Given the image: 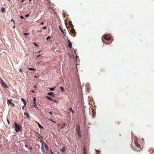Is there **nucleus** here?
Instances as JSON below:
<instances>
[{
  "instance_id": "1",
  "label": "nucleus",
  "mask_w": 154,
  "mask_h": 154,
  "mask_svg": "<svg viewBox=\"0 0 154 154\" xmlns=\"http://www.w3.org/2000/svg\"><path fill=\"white\" fill-rule=\"evenodd\" d=\"M76 130L78 137L79 138H80L81 137V134L80 127L79 125H77L76 127Z\"/></svg>"
},
{
  "instance_id": "2",
  "label": "nucleus",
  "mask_w": 154,
  "mask_h": 154,
  "mask_svg": "<svg viewBox=\"0 0 154 154\" xmlns=\"http://www.w3.org/2000/svg\"><path fill=\"white\" fill-rule=\"evenodd\" d=\"M14 126L15 131L16 132L19 131L21 129V126L18 125L16 123H15L14 124Z\"/></svg>"
},
{
  "instance_id": "3",
  "label": "nucleus",
  "mask_w": 154,
  "mask_h": 154,
  "mask_svg": "<svg viewBox=\"0 0 154 154\" xmlns=\"http://www.w3.org/2000/svg\"><path fill=\"white\" fill-rule=\"evenodd\" d=\"M0 83L2 86L4 88H5L6 89L8 88V87L7 86L5 83L1 79L0 80Z\"/></svg>"
},
{
  "instance_id": "4",
  "label": "nucleus",
  "mask_w": 154,
  "mask_h": 154,
  "mask_svg": "<svg viewBox=\"0 0 154 154\" xmlns=\"http://www.w3.org/2000/svg\"><path fill=\"white\" fill-rule=\"evenodd\" d=\"M7 103L8 105L12 106L14 107L15 106L14 104L11 102L9 99L7 100Z\"/></svg>"
},
{
  "instance_id": "5",
  "label": "nucleus",
  "mask_w": 154,
  "mask_h": 154,
  "mask_svg": "<svg viewBox=\"0 0 154 154\" xmlns=\"http://www.w3.org/2000/svg\"><path fill=\"white\" fill-rule=\"evenodd\" d=\"M104 38L107 40H109L110 38L107 35H105L104 37Z\"/></svg>"
},
{
  "instance_id": "6",
  "label": "nucleus",
  "mask_w": 154,
  "mask_h": 154,
  "mask_svg": "<svg viewBox=\"0 0 154 154\" xmlns=\"http://www.w3.org/2000/svg\"><path fill=\"white\" fill-rule=\"evenodd\" d=\"M21 100H22V101L23 102L24 105V106H23V107L22 109H23V108H24V106H26V100L25 99H24L22 98Z\"/></svg>"
},
{
  "instance_id": "7",
  "label": "nucleus",
  "mask_w": 154,
  "mask_h": 154,
  "mask_svg": "<svg viewBox=\"0 0 154 154\" xmlns=\"http://www.w3.org/2000/svg\"><path fill=\"white\" fill-rule=\"evenodd\" d=\"M48 94L49 95L52 96L53 97L54 96V94L52 92H49L48 93Z\"/></svg>"
},
{
  "instance_id": "8",
  "label": "nucleus",
  "mask_w": 154,
  "mask_h": 154,
  "mask_svg": "<svg viewBox=\"0 0 154 154\" xmlns=\"http://www.w3.org/2000/svg\"><path fill=\"white\" fill-rule=\"evenodd\" d=\"M36 122L37 123V124H38V126L40 128H43V126H42L38 122Z\"/></svg>"
},
{
  "instance_id": "9",
  "label": "nucleus",
  "mask_w": 154,
  "mask_h": 154,
  "mask_svg": "<svg viewBox=\"0 0 154 154\" xmlns=\"http://www.w3.org/2000/svg\"><path fill=\"white\" fill-rule=\"evenodd\" d=\"M68 42H69V44H68L69 47H70V48H72V45L71 42H70L69 41H68Z\"/></svg>"
},
{
  "instance_id": "10",
  "label": "nucleus",
  "mask_w": 154,
  "mask_h": 154,
  "mask_svg": "<svg viewBox=\"0 0 154 154\" xmlns=\"http://www.w3.org/2000/svg\"><path fill=\"white\" fill-rule=\"evenodd\" d=\"M44 146L45 148L47 150H48L49 149V147L48 146L46 145L45 143L44 145Z\"/></svg>"
},
{
  "instance_id": "11",
  "label": "nucleus",
  "mask_w": 154,
  "mask_h": 154,
  "mask_svg": "<svg viewBox=\"0 0 154 154\" xmlns=\"http://www.w3.org/2000/svg\"><path fill=\"white\" fill-rule=\"evenodd\" d=\"M65 148L64 147H63L61 149L60 152H64L65 151Z\"/></svg>"
},
{
  "instance_id": "12",
  "label": "nucleus",
  "mask_w": 154,
  "mask_h": 154,
  "mask_svg": "<svg viewBox=\"0 0 154 154\" xmlns=\"http://www.w3.org/2000/svg\"><path fill=\"white\" fill-rule=\"evenodd\" d=\"M24 114L25 116H26V117H27V118H29V114L28 113H26V112H24Z\"/></svg>"
},
{
  "instance_id": "13",
  "label": "nucleus",
  "mask_w": 154,
  "mask_h": 154,
  "mask_svg": "<svg viewBox=\"0 0 154 154\" xmlns=\"http://www.w3.org/2000/svg\"><path fill=\"white\" fill-rule=\"evenodd\" d=\"M59 27L61 32L63 33V34H64L63 29L60 26H59Z\"/></svg>"
},
{
  "instance_id": "14",
  "label": "nucleus",
  "mask_w": 154,
  "mask_h": 154,
  "mask_svg": "<svg viewBox=\"0 0 154 154\" xmlns=\"http://www.w3.org/2000/svg\"><path fill=\"white\" fill-rule=\"evenodd\" d=\"M49 100H53V99L51 98V97H48V96H47L46 97Z\"/></svg>"
},
{
  "instance_id": "15",
  "label": "nucleus",
  "mask_w": 154,
  "mask_h": 154,
  "mask_svg": "<svg viewBox=\"0 0 154 154\" xmlns=\"http://www.w3.org/2000/svg\"><path fill=\"white\" fill-rule=\"evenodd\" d=\"M28 69L30 70H33V71H35V69H34V68H28Z\"/></svg>"
},
{
  "instance_id": "16",
  "label": "nucleus",
  "mask_w": 154,
  "mask_h": 154,
  "mask_svg": "<svg viewBox=\"0 0 154 154\" xmlns=\"http://www.w3.org/2000/svg\"><path fill=\"white\" fill-rule=\"evenodd\" d=\"M49 89L52 91H53L55 90V88H49Z\"/></svg>"
},
{
  "instance_id": "17",
  "label": "nucleus",
  "mask_w": 154,
  "mask_h": 154,
  "mask_svg": "<svg viewBox=\"0 0 154 154\" xmlns=\"http://www.w3.org/2000/svg\"><path fill=\"white\" fill-rule=\"evenodd\" d=\"M136 146H137L138 148H141V147H140V145H139V144H136Z\"/></svg>"
},
{
  "instance_id": "18",
  "label": "nucleus",
  "mask_w": 154,
  "mask_h": 154,
  "mask_svg": "<svg viewBox=\"0 0 154 154\" xmlns=\"http://www.w3.org/2000/svg\"><path fill=\"white\" fill-rule=\"evenodd\" d=\"M1 11H2V12H4L5 11V9H4V8H2V10H1Z\"/></svg>"
},
{
  "instance_id": "19",
  "label": "nucleus",
  "mask_w": 154,
  "mask_h": 154,
  "mask_svg": "<svg viewBox=\"0 0 154 154\" xmlns=\"http://www.w3.org/2000/svg\"><path fill=\"white\" fill-rule=\"evenodd\" d=\"M51 38V37H50V36H48V37H47V38H46V40H48V39H50Z\"/></svg>"
},
{
  "instance_id": "20",
  "label": "nucleus",
  "mask_w": 154,
  "mask_h": 154,
  "mask_svg": "<svg viewBox=\"0 0 154 154\" xmlns=\"http://www.w3.org/2000/svg\"><path fill=\"white\" fill-rule=\"evenodd\" d=\"M69 110L72 112V113H73L74 112L73 110H72V108H70L69 109Z\"/></svg>"
},
{
  "instance_id": "21",
  "label": "nucleus",
  "mask_w": 154,
  "mask_h": 154,
  "mask_svg": "<svg viewBox=\"0 0 154 154\" xmlns=\"http://www.w3.org/2000/svg\"><path fill=\"white\" fill-rule=\"evenodd\" d=\"M95 151L97 152L96 154H99V151L97 150H95Z\"/></svg>"
},
{
  "instance_id": "22",
  "label": "nucleus",
  "mask_w": 154,
  "mask_h": 154,
  "mask_svg": "<svg viewBox=\"0 0 154 154\" xmlns=\"http://www.w3.org/2000/svg\"><path fill=\"white\" fill-rule=\"evenodd\" d=\"M19 71L20 72H22V69H21V68H20L19 69Z\"/></svg>"
},
{
  "instance_id": "23",
  "label": "nucleus",
  "mask_w": 154,
  "mask_h": 154,
  "mask_svg": "<svg viewBox=\"0 0 154 154\" xmlns=\"http://www.w3.org/2000/svg\"><path fill=\"white\" fill-rule=\"evenodd\" d=\"M60 88L61 89V90L62 91H64V89H63V87H60Z\"/></svg>"
},
{
  "instance_id": "24",
  "label": "nucleus",
  "mask_w": 154,
  "mask_h": 154,
  "mask_svg": "<svg viewBox=\"0 0 154 154\" xmlns=\"http://www.w3.org/2000/svg\"><path fill=\"white\" fill-rule=\"evenodd\" d=\"M33 100H34V102H35L36 101V98H35V97H34Z\"/></svg>"
},
{
  "instance_id": "25",
  "label": "nucleus",
  "mask_w": 154,
  "mask_h": 154,
  "mask_svg": "<svg viewBox=\"0 0 154 154\" xmlns=\"http://www.w3.org/2000/svg\"><path fill=\"white\" fill-rule=\"evenodd\" d=\"M11 21H13V22L14 23H15V22H14V20H13L12 19H11Z\"/></svg>"
},
{
  "instance_id": "26",
  "label": "nucleus",
  "mask_w": 154,
  "mask_h": 154,
  "mask_svg": "<svg viewBox=\"0 0 154 154\" xmlns=\"http://www.w3.org/2000/svg\"><path fill=\"white\" fill-rule=\"evenodd\" d=\"M29 16V14H28L26 15L25 16V17H28Z\"/></svg>"
},
{
  "instance_id": "27",
  "label": "nucleus",
  "mask_w": 154,
  "mask_h": 154,
  "mask_svg": "<svg viewBox=\"0 0 154 154\" xmlns=\"http://www.w3.org/2000/svg\"><path fill=\"white\" fill-rule=\"evenodd\" d=\"M24 35H28V34H28V33H24Z\"/></svg>"
},
{
  "instance_id": "28",
  "label": "nucleus",
  "mask_w": 154,
  "mask_h": 154,
  "mask_svg": "<svg viewBox=\"0 0 154 154\" xmlns=\"http://www.w3.org/2000/svg\"><path fill=\"white\" fill-rule=\"evenodd\" d=\"M84 154H87L86 153V151L85 150V149H84Z\"/></svg>"
},
{
  "instance_id": "29",
  "label": "nucleus",
  "mask_w": 154,
  "mask_h": 154,
  "mask_svg": "<svg viewBox=\"0 0 154 154\" xmlns=\"http://www.w3.org/2000/svg\"><path fill=\"white\" fill-rule=\"evenodd\" d=\"M33 44L35 46H37V45L35 43H33Z\"/></svg>"
},
{
  "instance_id": "30",
  "label": "nucleus",
  "mask_w": 154,
  "mask_h": 154,
  "mask_svg": "<svg viewBox=\"0 0 154 154\" xmlns=\"http://www.w3.org/2000/svg\"><path fill=\"white\" fill-rule=\"evenodd\" d=\"M20 18L21 19H23L24 17L22 16H20Z\"/></svg>"
},
{
  "instance_id": "31",
  "label": "nucleus",
  "mask_w": 154,
  "mask_h": 154,
  "mask_svg": "<svg viewBox=\"0 0 154 154\" xmlns=\"http://www.w3.org/2000/svg\"><path fill=\"white\" fill-rule=\"evenodd\" d=\"M46 26H44L43 27V29H46Z\"/></svg>"
},
{
  "instance_id": "32",
  "label": "nucleus",
  "mask_w": 154,
  "mask_h": 154,
  "mask_svg": "<svg viewBox=\"0 0 154 154\" xmlns=\"http://www.w3.org/2000/svg\"><path fill=\"white\" fill-rule=\"evenodd\" d=\"M49 113L51 115H52V113L51 112H49Z\"/></svg>"
},
{
  "instance_id": "33",
  "label": "nucleus",
  "mask_w": 154,
  "mask_h": 154,
  "mask_svg": "<svg viewBox=\"0 0 154 154\" xmlns=\"http://www.w3.org/2000/svg\"><path fill=\"white\" fill-rule=\"evenodd\" d=\"M41 56V55L40 54H39V55H38V56H37V57L38 58V57H40Z\"/></svg>"
},
{
  "instance_id": "34",
  "label": "nucleus",
  "mask_w": 154,
  "mask_h": 154,
  "mask_svg": "<svg viewBox=\"0 0 154 154\" xmlns=\"http://www.w3.org/2000/svg\"><path fill=\"white\" fill-rule=\"evenodd\" d=\"M44 24V22H41V25H43Z\"/></svg>"
},
{
  "instance_id": "35",
  "label": "nucleus",
  "mask_w": 154,
  "mask_h": 154,
  "mask_svg": "<svg viewBox=\"0 0 154 154\" xmlns=\"http://www.w3.org/2000/svg\"><path fill=\"white\" fill-rule=\"evenodd\" d=\"M34 104L35 105V106H36V104L35 102H34Z\"/></svg>"
},
{
  "instance_id": "36",
  "label": "nucleus",
  "mask_w": 154,
  "mask_h": 154,
  "mask_svg": "<svg viewBox=\"0 0 154 154\" xmlns=\"http://www.w3.org/2000/svg\"><path fill=\"white\" fill-rule=\"evenodd\" d=\"M34 87L35 88H36V86L35 85L34 86Z\"/></svg>"
},
{
  "instance_id": "37",
  "label": "nucleus",
  "mask_w": 154,
  "mask_h": 154,
  "mask_svg": "<svg viewBox=\"0 0 154 154\" xmlns=\"http://www.w3.org/2000/svg\"><path fill=\"white\" fill-rule=\"evenodd\" d=\"M34 91H33H33H32V93H34Z\"/></svg>"
},
{
  "instance_id": "38",
  "label": "nucleus",
  "mask_w": 154,
  "mask_h": 154,
  "mask_svg": "<svg viewBox=\"0 0 154 154\" xmlns=\"http://www.w3.org/2000/svg\"><path fill=\"white\" fill-rule=\"evenodd\" d=\"M15 27V25H14V26H13V28H14Z\"/></svg>"
},
{
  "instance_id": "39",
  "label": "nucleus",
  "mask_w": 154,
  "mask_h": 154,
  "mask_svg": "<svg viewBox=\"0 0 154 154\" xmlns=\"http://www.w3.org/2000/svg\"><path fill=\"white\" fill-rule=\"evenodd\" d=\"M24 1V0H22V2H23Z\"/></svg>"
},
{
  "instance_id": "40",
  "label": "nucleus",
  "mask_w": 154,
  "mask_h": 154,
  "mask_svg": "<svg viewBox=\"0 0 154 154\" xmlns=\"http://www.w3.org/2000/svg\"><path fill=\"white\" fill-rule=\"evenodd\" d=\"M74 51H75V54H76V52L75 50Z\"/></svg>"
},
{
  "instance_id": "41",
  "label": "nucleus",
  "mask_w": 154,
  "mask_h": 154,
  "mask_svg": "<svg viewBox=\"0 0 154 154\" xmlns=\"http://www.w3.org/2000/svg\"><path fill=\"white\" fill-rule=\"evenodd\" d=\"M51 154H53V153L52 152H51Z\"/></svg>"
},
{
  "instance_id": "42",
  "label": "nucleus",
  "mask_w": 154,
  "mask_h": 154,
  "mask_svg": "<svg viewBox=\"0 0 154 154\" xmlns=\"http://www.w3.org/2000/svg\"><path fill=\"white\" fill-rule=\"evenodd\" d=\"M40 52H41V51H39L38 52V53H39Z\"/></svg>"
},
{
  "instance_id": "43",
  "label": "nucleus",
  "mask_w": 154,
  "mask_h": 154,
  "mask_svg": "<svg viewBox=\"0 0 154 154\" xmlns=\"http://www.w3.org/2000/svg\"><path fill=\"white\" fill-rule=\"evenodd\" d=\"M77 55H76V58L77 59Z\"/></svg>"
},
{
  "instance_id": "44",
  "label": "nucleus",
  "mask_w": 154,
  "mask_h": 154,
  "mask_svg": "<svg viewBox=\"0 0 154 154\" xmlns=\"http://www.w3.org/2000/svg\"><path fill=\"white\" fill-rule=\"evenodd\" d=\"M35 108H38L37 107H36V106H34Z\"/></svg>"
},
{
  "instance_id": "45",
  "label": "nucleus",
  "mask_w": 154,
  "mask_h": 154,
  "mask_svg": "<svg viewBox=\"0 0 154 154\" xmlns=\"http://www.w3.org/2000/svg\"><path fill=\"white\" fill-rule=\"evenodd\" d=\"M54 101L55 102H56V101L55 100H54Z\"/></svg>"
},
{
  "instance_id": "46",
  "label": "nucleus",
  "mask_w": 154,
  "mask_h": 154,
  "mask_svg": "<svg viewBox=\"0 0 154 154\" xmlns=\"http://www.w3.org/2000/svg\"><path fill=\"white\" fill-rule=\"evenodd\" d=\"M8 120V123H9V121H8V120Z\"/></svg>"
},
{
  "instance_id": "47",
  "label": "nucleus",
  "mask_w": 154,
  "mask_h": 154,
  "mask_svg": "<svg viewBox=\"0 0 154 154\" xmlns=\"http://www.w3.org/2000/svg\"><path fill=\"white\" fill-rule=\"evenodd\" d=\"M29 2H30V1H31V0H29Z\"/></svg>"
},
{
  "instance_id": "48",
  "label": "nucleus",
  "mask_w": 154,
  "mask_h": 154,
  "mask_svg": "<svg viewBox=\"0 0 154 154\" xmlns=\"http://www.w3.org/2000/svg\"><path fill=\"white\" fill-rule=\"evenodd\" d=\"M63 35L65 36V33H64V34H63Z\"/></svg>"
},
{
  "instance_id": "49",
  "label": "nucleus",
  "mask_w": 154,
  "mask_h": 154,
  "mask_svg": "<svg viewBox=\"0 0 154 154\" xmlns=\"http://www.w3.org/2000/svg\"><path fill=\"white\" fill-rule=\"evenodd\" d=\"M53 122H54L53 121H52Z\"/></svg>"
}]
</instances>
